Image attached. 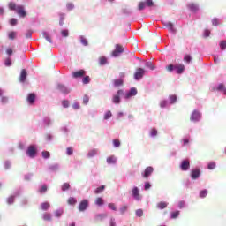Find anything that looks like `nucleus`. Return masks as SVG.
<instances>
[{
    "label": "nucleus",
    "mask_w": 226,
    "mask_h": 226,
    "mask_svg": "<svg viewBox=\"0 0 226 226\" xmlns=\"http://www.w3.org/2000/svg\"><path fill=\"white\" fill-rule=\"evenodd\" d=\"M36 154H37L36 147L29 146L26 150L27 156H29L30 158H34V156H36Z\"/></svg>",
    "instance_id": "4"
},
{
    "label": "nucleus",
    "mask_w": 226,
    "mask_h": 226,
    "mask_svg": "<svg viewBox=\"0 0 226 226\" xmlns=\"http://www.w3.org/2000/svg\"><path fill=\"white\" fill-rule=\"evenodd\" d=\"M124 94L123 90H118L115 95H113L112 102L113 103L119 104L121 103V96Z\"/></svg>",
    "instance_id": "2"
},
{
    "label": "nucleus",
    "mask_w": 226,
    "mask_h": 226,
    "mask_svg": "<svg viewBox=\"0 0 226 226\" xmlns=\"http://www.w3.org/2000/svg\"><path fill=\"white\" fill-rule=\"evenodd\" d=\"M224 89H225V85H223V83L219 84V86L216 88L217 91H224Z\"/></svg>",
    "instance_id": "52"
},
{
    "label": "nucleus",
    "mask_w": 226,
    "mask_h": 226,
    "mask_svg": "<svg viewBox=\"0 0 226 226\" xmlns=\"http://www.w3.org/2000/svg\"><path fill=\"white\" fill-rule=\"evenodd\" d=\"M89 206V201L87 200H83L79 205V211H86Z\"/></svg>",
    "instance_id": "6"
},
{
    "label": "nucleus",
    "mask_w": 226,
    "mask_h": 226,
    "mask_svg": "<svg viewBox=\"0 0 226 226\" xmlns=\"http://www.w3.org/2000/svg\"><path fill=\"white\" fill-rule=\"evenodd\" d=\"M103 190H105V185H102V186L96 188L94 191V194L98 195L99 193H102V192H103Z\"/></svg>",
    "instance_id": "27"
},
{
    "label": "nucleus",
    "mask_w": 226,
    "mask_h": 226,
    "mask_svg": "<svg viewBox=\"0 0 226 226\" xmlns=\"http://www.w3.org/2000/svg\"><path fill=\"white\" fill-rule=\"evenodd\" d=\"M146 66L147 68H150V70H154V66H153V63L151 62H147Z\"/></svg>",
    "instance_id": "58"
},
{
    "label": "nucleus",
    "mask_w": 226,
    "mask_h": 226,
    "mask_svg": "<svg viewBox=\"0 0 226 226\" xmlns=\"http://www.w3.org/2000/svg\"><path fill=\"white\" fill-rule=\"evenodd\" d=\"M219 20L217 18L212 19V26H218Z\"/></svg>",
    "instance_id": "61"
},
{
    "label": "nucleus",
    "mask_w": 226,
    "mask_h": 226,
    "mask_svg": "<svg viewBox=\"0 0 226 226\" xmlns=\"http://www.w3.org/2000/svg\"><path fill=\"white\" fill-rule=\"evenodd\" d=\"M9 40H15L17 38V32H10L8 34Z\"/></svg>",
    "instance_id": "26"
},
{
    "label": "nucleus",
    "mask_w": 226,
    "mask_h": 226,
    "mask_svg": "<svg viewBox=\"0 0 226 226\" xmlns=\"http://www.w3.org/2000/svg\"><path fill=\"white\" fill-rule=\"evenodd\" d=\"M132 193V197H134V199H136V200H140V194L139 192V187H133Z\"/></svg>",
    "instance_id": "14"
},
{
    "label": "nucleus",
    "mask_w": 226,
    "mask_h": 226,
    "mask_svg": "<svg viewBox=\"0 0 226 226\" xmlns=\"http://www.w3.org/2000/svg\"><path fill=\"white\" fill-rule=\"evenodd\" d=\"M144 8H146V2H139V5H138V9L139 10V11H142V10H144Z\"/></svg>",
    "instance_id": "33"
},
{
    "label": "nucleus",
    "mask_w": 226,
    "mask_h": 226,
    "mask_svg": "<svg viewBox=\"0 0 226 226\" xmlns=\"http://www.w3.org/2000/svg\"><path fill=\"white\" fill-rule=\"evenodd\" d=\"M26 79H27V71L22 69L19 76V82H26Z\"/></svg>",
    "instance_id": "15"
},
{
    "label": "nucleus",
    "mask_w": 226,
    "mask_h": 226,
    "mask_svg": "<svg viewBox=\"0 0 226 226\" xmlns=\"http://www.w3.org/2000/svg\"><path fill=\"white\" fill-rule=\"evenodd\" d=\"M115 49L117 52H119L120 54H123V52H124V48H123V46H121V44H117L115 46Z\"/></svg>",
    "instance_id": "25"
},
{
    "label": "nucleus",
    "mask_w": 226,
    "mask_h": 226,
    "mask_svg": "<svg viewBox=\"0 0 226 226\" xmlns=\"http://www.w3.org/2000/svg\"><path fill=\"white\" fill-rule=\"evenodd\" d=\"M39 192L40 193H45V192H47V185L41 186Z\"/></svg>",
    "instance_id": "56"
},
{
    "label": "nucleus",
    "mask_w": 226,
    "mask_h": 226,
    "mask_svg": "<svg viewBox=\"0 0 226 226\" xmlns=\"http://www.w3.org/2000/svg\"><path fill=\"white\" fill-rule=\"evenodd\" d=\"M188 8H189V10H190L191 11H193L194 13H195L196 11H199V5H197L196 4H193V3L189 4H188Z\"/></svg>",
    "instance_id": "18"
},
{
    "label": "nucleus",
    "mask_w": 226,
    "mask_h": 226,
    "mask_svg": "<svg viewBox=\"0 0 226 226\" xmlns=\"http://www.w3.org/2000/svg\"><path fill=\"white\" fill-rule=\"evenodd\" d=\"M166 70L171 73V72H176L177 75H181L185 72V64H176L175 65L172 64H170L168 66H166Z\"/></svg>",
    "instance_id": "1"
},
{
    "label": "nucleus",
    "mask_w": 226,
    "mask_h": 226,
    "mask_svg": "<svg viewBox=\"0 0 226 226\" xmlns=\"http://www.w3.org/2000/svg\"><path fill=\"white\" fill-rule=\"evenodd\" d=\"M167 206H169V203L165 202V201H161L157 204V207L159 209H165V207H167Z\"/></svg>",
    "instance_id": "20"
},
{
    "label": "nucleus",
    "mask_w": 226,
    "mask_h": 226,
    "mask_svg": "<svg viewBox=\"0 0 226 226\" xmlns=\"http://www.w3.org/2000/svg\"><path fill=\"white\" fill-rule=\"evenodd\" d=\"M185 63H190L192 61V56L190 55H185L184 56Z\"/></svg>",
    "instance_id": "48"
},
{
    "label": "nucleus",
    "mask_w": 226,
    "mask_h": 226,
    "mask_svg": "<svg viewBox=\"0 0 226 226\" xmlns=\"http://www.w3.org/2000/svg\"><path fill=\"white\" fill-rule=\"evenodd\" d=\"M200 112H199L198 110H194L191 115L190 120L193 123H197V121H200Z\"/></svg>",
    "instance_id": "5"
},
{
    "label": "nucleus",
    "mask_w": 226,
    "mask_h": 226,
    "mask_svg": "<svg viewBox=\"0 0 226 226\" xmlns=\"http://www.w3.org/2000/svg\"><path fill=\"white\" fill-rule=\"evenodd\" d=\"M113 146L114 147H119V146H121V141H119V139H113Z\"/></svg>",
    "instance_id": "45"
},
{
    "label": "nucleus",
    "mask_w": 226,
    "mask_h": 226,
    "mask_svg": "<svg viewBox=\"0 0 226 226\" xmlns=\"http://www.w3.org/2000/svg\"><path fill=\"white\" fill-rule=\"evenodd\" d=\"M191 177L192 179H199V177H200V170H192L191 172Z\"/></svg>",
    "instance_id": "13"
},
{
    "label": "nucleus",
    "mask_w": 226,
    "mask_h": 226,
    "mask_svg": "<svg viewBox=\"0 0 226 226\" xmlns=\"http://www.w3.org/2000/svg\"><path fill=\"white\" fill-rule=\"evenodd\" d=\"M84 75H86V71H84L82 69L72 72L73 79H82V77H84Z\"/></svg>",
    "instance_id": "9"
},
{
    "label": "nucleus",
    "mask_w": 226,
    "mask_h": 226,
    "mask_svg": "<svg viewBox=\"0 0 226 226\" xmlns=\"http://www.w3.org/2000/svg\"><path fill=\"white\" fill-rule=\"evenodd\" d=\"M105 218H107V214H98L95 216L96 222H102V221L105 220Z\"/></svg>",
    "instance_id": "19"
},
{
    "label": "nucleus",
    "mask_w": 226,
    "mask_h": 226,
    "mask_svg": "<svg viewBox=\"0 0 226 226\" xmlns=\"http://www.w3.org/2000/svg\"><path fill=\"white\" fill-rule=\"evenodd\" d=\"M17 19H11V20H10V24H11V26H17Z\"/></svg>",
    "instance_id": "64"
},
{
    "label": "nucleus",
    "mask_w": 226,
    "mask_h": 226,
    "mask_svg": "<svg viewBox=\"0 0 226 226\" xmlns=\"http://www.w3.org/2000/svg\"><path fill=\"white\" fill-rule=\"evenodd\" d=\"M66 6H67V10H69V11L73 10V8L75 7L73 5V4H72V3H68Z\"/></svg>",
    "instance_id": "63"
},
{
    "label": "nucleus",
    "mask_w": 226,
    "mask_h": 226,
    "mask_svg": "<svg viewBox=\"0 0 226 226\" xmlns=\"http://www.w3.org/2000/svg\"><path fill=\"white\" fill-rule=\"evenodd\" d=\"M144 75H146V70L143 68H138L134 73V79L135 80H140Z\"/></svg>",
    "instance_id": "3"
},
{
    "label": "nucleus",
    "mask_w": 226,
    "mask_h": 226,
    "mask_svg": "<svg viewBox=\"0 0 226 226\" xmlns=\"http://www.w3.org/2000/svg\"><path fill=\"white\" fill-rule=\"evenodd\" d=\"M9 9L10 10H15L17 11V4H15V3H10L9 4Z\"/></svg>",
    "instance_id": "50"
},
{
    "label": "nucleus",
    "mask_w": 226,
    "mask_h": 226,
    "mask_svg": "<svg viewBox=\"0 0 226 226\" xmlns=\"http://www.w3.org/2000/svg\"><path fill=\"white\" fill-rule=\"evenodd\" d=\"M61 34H62V36H64V38L68 37V34H69L68 30H62V31H61Z\"/></svg>",
    "instance_id": "62"
},
{
    "label": "nucleus",
    "mask_w": 226,
    "mask_h": 226,
    "mask_svg": "<svg viewBox=\"0 0 226 226\" xmlns=\"http://www.w3.org/2000/svg\"><path fill=\"white\" fill-rule=\"evenodd\" d=\"M55 216L56 218H61V216H63V211L62 210H56L55 211Z\"/></svg>",
    "instance_id": "46"
},
{
    "label": "nucleus",
    "mask_w": 226,
    "mask_h": 226,
    "mask_svg": "<svg viewBox=\"0 0 226 226\" xmlns=\"http://www.w3.org/2000/svg\"><path fill=\"white\" fill-rule=\"evenodd\" d=\"M66 154L68 156H72V154H73V148L72 147H67L66 148Z\"/></svg>",
    "instance_id": "43"
},
{
    "label": "nucleus",
    "mask_w": 226,
    "mask_h": 226,
    "mask_svg": "<svg viewBox=\"0 0 226 226\" xmlns=\"http://www.w3.org/2000/svg\"><path fill=\"white\" fill-rule=\"evenodd\" d=\"M107 163L113 164L116 163V157L115 156H109L107 158Z\"/></svg>",
    "instance_id": "29"
},
{
    "label": "nucleus",
    "mask_w": 226,
    "mask_h": 226,
    "mask_svg": "<svg viewBox=\"0 0 226 226\" xmlns=\"http://www.w3.org/2000/svg\"><path fill=\"white\" fill-rule=\"evenodd\" d=\"M57 89H59V91L61 93H64V94H68L70 93V88L66 87V86L63 85V84H58L57 85Z\"/></svg>",
    "instance_id": "12"
},
{
    "label": "nucleus",
    "mask_w": 226,
    "mask_h": 226,
    "mask_svg": "<svg viewBox=\"0 0 226 226\" xmlns=\"http://www.w3.org/2000/svg\"><path fill=\"white\" fill-rule=\"evenodd\" d=\"M42 158H50V153L49 152H47V151H43L42 152Z\"/></svg>",
    "instance_id": "51"
},
{
    "label": "nucleus",
    "mask_w": 226,
    "mask_h": 226,
    "mask_svg": "<svg viewBox=\"0 0 226 226\" xmlns=\"http://www.w3.org/2000/svg\"><path fill=\"white\" fill-rule=\"evenodd\" d=\"M42 36L43 38H45V40H47V41H49V43H52V39L50 38V35L47 33H42Z\"/></svg>",
    "instance_id": "28"
},
{
    "label": "nucleus",
    "mask_w": 226,
    "mask_h": 226,
    "mask_svg": "<svg viewBox=\"0 0 226 226\" xmlns=\"http://www.w3.org/2000/svg\"><path fill=\"white\" fill-rule=\"evenodd\" d=\"M179 211L177 210V211H175V212H172L171 213V218L172 219H176V218H177V216H179Z\"/></svg>",
    "instance_id": "49"
},
{
    "label": "nucleus",
    "mask_w": 226,
    "mask_h": 226,
    "mask_svg": "<svg viewBox=\"0 0 226 226\" xmlns=\"http://www.w3.org/2000/svg\"><path fill=\"white\" fill-rule=\"evenodd\" d=\"M153 167L148 166L146 168L145 171L142 173V176L145 179H147V177H149V176H151L153 174Z\"/></svg>",
    "instance_id": "11"
},
{
    "label": "nucleus",
    "mask_w": 226,
    "mask_h": 226,
    "mask_svg": "<svg viewBox=\"0 0 226 226\" xmlns=\"http://www.w3.org/2000/svg\"><path fill=\"white\" fill-rule=\"evenodd\" d=\"M95 204H96V206H103V199L96 198Z\"/></svg>",
    "instance_id": "34"
},
{
    "label": "nucleus",
    "mask_w": 226,
    "mask_h": 226,
    "mask_svg": "<svg viewBox=\"0 0 226 226\" xmlns=\"http://www.w3.org/2000/svg\"><path fill=\"white\" fill-rule=\"evenodd\" d=\"M114 86L115 87H119V86H123V79H115Z\"/></svg>",
    "instance_id": "31"
},
{
    "label": "nucleus",
    "mask_w": 226,
    "mask_h": 226,
    "mask_svg": "<svg viewBox=\"0 0 226 226\" xmlns=\"http://www.w3.org/2000/svg\"><path fill=\"white\" fill-rule=\"evenodd\" d=\"M200 197L201 199H204V197H207V190L205 189V190L200 191Z\"/></svg>",
    "instance_id": "36"
},
{
    "label": "nucleus",
    "mask_w": 226,
    "mask_h": 226,
    "mask_svg": "<svg viewBox=\"0 0 226 226\" xmlns=\"http://www.w3.org/2000/svg\"><path fill=\"white\" fill-rule=\"evenodd\" d=\"M98 154V150L93 149L88 153L89 158H93V156H96Z\"/></svg>",
    "instance_id": "30"
},
{
    "label": "nucleus",
    "mask_w": 226,
    "mask_h": 226,
    "mask_svg": "<svg viewBox=\"0 0 226 226\" xmlns=\"http://www.w3.org/2000/svg\"><path fill=\"white\" fill-rule=\"evenodd\" d=\"M119 56H121V53H119V51H117V50L115 49V50L112 52V56H113V57H119Z\"/></svg>",
    "instance_id": "55"
},
{
    "label": "nucleus",
    "mask_w": 226,
    "mask_h": 226,
    "mask_svg": "<svg viewBox=\"0 0 226 226\" xmlns=\"http://www.w3.org/2000/svg\"><path fill=\"white\" fill-rule=\"evenodd\" d=\"M106 64H107V57H105V56L99 57V64H100V66H103Z\"/></svg>",
    "instance_id": "23"
},
{
    "label": "nucleus",
    "mask_w": 226,
    "mask_h": 226,
    "mask_svg": "<svg viewBox=\"0 0 226 226\" xmlns=\"http://www.w3.org/2000/svg\"><path fill=\"white\" fill-rule=\"evenodd\" d=\"M16 13L22 18L27 17V12H26V11L24 10V6L22 5L17 6Z\"/></svg>",
    "instance_id": "7"
},
{
    "label": "nucleus",
    "mask_w": 226,
    "mask_h": 226,
    "mask_svg": "<svg viewBox=\"0 0 226 226\" xmlns=\"http://www.w3.org/2000/svg\"><path fill=\"white\" fill-rule=\"evenodd\" d=\"M207 169H209V170H215V169H216V163L215 162H211L207 165Z\"/></svg>",
    "instance_id": "32"
},
{
    "label": "nucleus",
    "mask_w": 226,
    "mask_h": 226,
    "mask_svg": "<svg viewBox=\"0 0 226 226\" xmlns=\"http://www.w3.org/2000/svg\"><path fill=\"white\" fill-rule=\"evenodd\" d=\"M126 211H128V206L124 205V206L120 208V213H121V215H124V213H126Z\"/></svg>",
    "instance_id": "37"
},
{
    "label": "nucleus",
    "mask_w": 226,
    "mask_h": 226,
    "mask_svg": "<svg viewBox=\"0 0 226 226\" xmlns=\"http://www.w3.org/2000/svg\"><path fill=\"white\" fill-rule=\"evenodd\" d=\"M132 96H137V88L132 87L131 90L124 94L126 100L132 98Z\"/></svg>",
    "instance_id": "8"
},
{
    "label": "nucleus",
    "mask_w": 226,
    "mask_h": 226,
    "mask_svg": "<svg viewBox=\"0 0 226 226\" xmlns=\"http://www.w3.org/2000/svg\"><path fill=\"white\" fill-rule=\"evenodd\" d=\"M62 190H63V192H66V190H70V184L64 183V184L62 185Z\"/></svg>",
    "instance_id": "40"
},
{
    "label": "nucleus",
    "mask_w": 226,
    "mask_h": 226,
    "mask_svg": "<svg viewBox=\"0 0 226 226\" xmlns=\"http://www.w3.org/2000/svg\"><path fill=\"white\" fill-rule=\"evenodd\" d=\"M108 207H109V209H111L112 211H117V207H116V204L114 203H109Z\"/></svg>",
    "instance_id": "39"
},
{
    "label": "nucleus",
    "mask_w": 226,
    "mask_h": 226,
    "mask_svg": "<svg viewBox=\"0 0 226 226\" xmlns=\"http://www.w3.org/2000/svg\"><path fill=\"white\" fill-rule=\"evenodd\" d=\"M62 105L63 107H64L65 109H68L70 107V102L64 100L62 102Z\"/></svg>",
    "instance_id": "53"
},
{
    "label": "nucleus",
    "mask_w": 226,
    "mask_h": 226,
    "mask_svg": "<svg viewBox=\"0 0 226 226\" xmlns=\"http://www.w3.org/2000/svg\"><path fill=\"white\" fill-rule=\"evenodd\" d=\"M83 103H84L85 105H87V103H89V97H88L87 95H85V96L83 97Z\"/></svg>",
    "instance_id": "60"
},
{
    "label": "nucleus",
    "mask_w": 226,
    "mask_h": 226,
    "mask_svg": "<svg viewBox=\"0 0 226 226\" xmlns=\"http://www.w3.org/2000/svg\"><path fill=\"white\" fill-rule=\"evenodd\" d=\"M180 169L183 171H186L190 169V160H184L181 162Z\"/></svg>",
    "instance_id": "10"
},
{
    "label": "nucleus",
    "mask_w": 226,
    "mask_h": 226,
    "mask_svg": "<svg viewBox=\"0 0 226 226\" xmlns=\"http://www.w3.org/2000/svg\"><path fill=\"white\" fill-rule=\"evenodd\" d=\"M81 43H82V45H84L85 47H87V45H88L87 39L82 37V38H81Z\"/></svg>",
    "instance_id": "59"
},
{
    "label": "nucleus",
    "mask_w": 226,
    "mask_h": 226,
    "mask_svg": "<svg viewBox=\"0 0 226 226\" xmlns=\"http://www.w3.org/2000/svg\"><path fill=\"white\" fill-rule=\"evenodd\" d=\"M112 117V112L111 111H107L105 114H104V119H110Z\"/></svg>",
    "instance_id": "41"
},
{
    "label": "nucleus",
    "mask_w": 226,
    "mask_h": 226,
    "mask_svg": "<svg viewBox=\"0 0 226 226\" xmlns=\"http://www.w3.org/2000/svg\"><path fill=\"white\" fill-rule=\"evenodd\" d=\"M150 135L152 137H156V135H158V131L155 129V128H153L151 131H150Z\"/></svg>",
    "instance_id": "42"
},
{
    "label": "nucleus",
    "mask_w": 226,
    "mask_h": 226,
    "mask_svg": "<svg viewBox=\"0 0 226 226\" xmlns=\"http://www.w3.org/2000/svg\"><path fill=\"white\" fill-rule=\"evenodd\" d=\"M26 100L30 105H33L34 103V100H36V94H29Z\"/></svg>",
    "instance_id": "17"
},
{
    "label": "nucleus",
    "mask_w": 226,
    "mask_h": 226,
    "mask_svg": "<svg viewBox=\"0 0 226 226\" xmlns=\"http://www.w3.org/2000/svg\"><path fill=\"white\" fill-rule=\"evenodd\" d=\"M143 215L144 211L142 209L136 210V216H139L140 218V216H142Z\"/></svg>",
    "instance_id": "54"
},
{
    "label": "nucleus",
    "mask_w": 226,
    "mask_h": 226,
    "mask_svg": "<svg viewBox=\"0 0 226 226\" xmlns=\"http://www.w3.org/2000/svg\"><path fill=\"white\" fill-rule=\"evenodd\" d=\"M221 50H225L226 49V41H221L219 43Z\"/></svg>",
    "instance_id": "35"
},
{
    "label": "nucleus",
    "mask_w": 226,
    "mask_h": 226,
    "mask_svg": "<svg viewBox=\"0 0 226 226\" xmlns=\"http://www.w3.org/2000/svg\"><path fill=\"white\" fill-rule=\"evenodd\" d=\"M83 84H89L91 82V78L89 76H85L82 79Z\"/></svg>",
    "instance_id": "38"
},
{
    "label": "nucleus",
    "mask_w": 226,
    "mask_h": 226,
    "mask_svg": "<svg viewBox=\"0 0 226 226\" xmlns=\"http://www.w3.org/2000/svg\"><path fill=\"white\" fill-rule=\"evenodd\" d=\"M68 204L70 206H75V204H77V199L73 198V197H70L67 200Z\"/></svg>",
    "instance_id": "22"
},
{
    "label": "nucleus",
    "mask_w": 226,
    "mask_h": 226,
    "mask_svg": "<svg viewBox=\"0 0 226 226\" xmlns=\"http://www.w3.org/2000/svg\"><path fill=\"white\" fill-rule=\"evenodd\" d=\"M15 202V196H11L7 199V204H13Z\"/></svg>",
    "instance_id": "47"
},
{
    "label": "nucleus",
    "mask_w": 226,
    "mask_h": 226,
    "mask_svg": "<svg viewBox=\"0 0 226 226\" xmlns=\"http://www.w3.org/2000/svg\"><path fill=\"white\" fill-rule=\"evenodd\" d=\"M50 207V203L49 202H44L41 204V208L42 209V211H47V209H49Z\"/></svg>",
    "instance_id": "21"
},
{
    "label": "nucleus",
    "mask_w": 226,
    "mask_h": 226,
    "mask_svg": "<svg viewBox=\"0 0 226 226\" xmlns=\"http://www.w3.org/2000/svg\"><path fill=\"white\" fill-rule=\"evenodd\" d=\"M164 26L170 33H176V28H174V24H172V22H166L164 23Z\"/></svg>",
    "instance_id": "16"
},
{
    "label": "nucleus",
    "mask_w": 226,
    "mask_h": 226,
    "mask_svg": "<svg viewBox=\"0 0 226 226\" xmlns=\"http://www.w3.org/2000/svg\"><path fill=\"white\" fill-rule=\"evenodd\" d=\"M170 103H176V102H177V96L170 95Z\"/></svg>",
    "instance_id": "44"
},
{
    "label": "nucleus",
    "mask_w": 226,
    "mask_h": 226,
    "mask_svg": "<svg viewBox=\"0 0 226 226\" xmlns=\"http://www.w3.org/2000/svg\"><path fill=\"white\" fill-rule=\"evenodd\" d=\"M153 4H154L153 0H146L145 1V5L146 6L151 7V6H153Z\"/></svg>",
    "instance_id": "57"
},
{
    "label": "nucleus",
    "mask_w": 226,
    "mask_h": 226,
    "mask_svg": "<svg viewBox=\"0 0 226 226\" xmlns=\"http://www.w3.org/2000/svg\"><path fill=\"white\" fill-rule=\"evenodd\" d=\"M42 218L46 222H50V220H52V215H50L49 213H45V214H43Z\"/></svg>",
    "instance_id": "24"
}]
</instances>
